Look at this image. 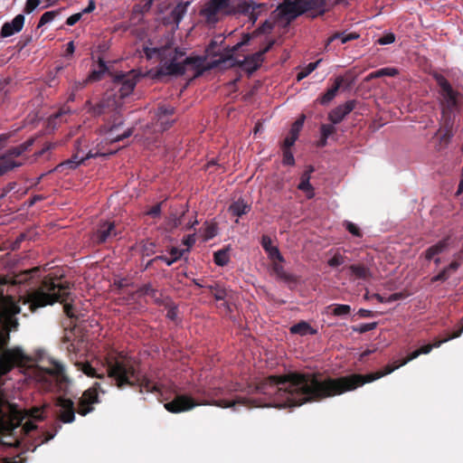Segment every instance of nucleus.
Returning <instances> with one entry per match:
<instances>
[{"mask_svg": "<svg viewBox=\"0 0 463 463\" xmlns=\"http://www.w3.org/2000/svg\"><path fill=\"white\" fill-rule=\"evenodd\" d=\"M401 366L400 363L387 364L383 370L375 373L365 375L354 373L337 378L322 377L313 373L288 372L262 379L257 383L256 392L268 397L269 406L297 407L354 391L392 373Z\"/></svg>", "mask_w": 463, "mask_h": 463, "instance_id": "nucleus-1", "label": "nucleus"}, {"mask_svg": "<svg viewBox=\"0 0 463 463\" xmlns=\"http://www.w3.org/2000/svg\"><path fill=\"white\" fill-rule=\"evenodd\" d=\"M250 34H244L241 42L236 43L230 50L229 54L224 55L215 52L216 43L212 42L206 48L207 56H218L217 59L211 60L206 66H203L204 58L200 56L184 57L185 52L178 47L172 45H165L160 48H146L145 50L147 57H151V53H155L160 59V66L158 74L165 76H182L185 73L189 66H192L195 71V77L202 75L205 70H212L215 68H227L237 64L243 71L249 74L256 71L264 61L265 54L269 52L275 44V40H269L265 47L260 49L255 53L245 56L243 60L233 61L232 55L239 49L249 43L250 41Z\"/></svg>", "mask_w": 463, "mask_h": 463, "instance_id": "nucleus-2", "label": "nucleus"}, {"mask_svg": "<svg viewBox=\"0 0 463 463\" xmlns=\"http://www.w3.org/2000/svg\"><path fill=\"white\" fill-rule=\"evenodd\" d=\"M107 376L118 389L137 387L140 392H157L159 385L142 374L139 363L123 352H110L104 358Z\"/></svg>", "mask_w": 463, "mask_h": 463, "instance_id": "nucleus-3", "label": "nucleus"}, {"mask_svg": "<svg viewBox=\"0 0 463 463\" xmlns=\"http://www.w3.org/2000/svg\"><path fill=\"white\" fill-rule=\"evenodd\" d=\"M194 393L198 396H203L205 399L203 401H196L189 395L177 394L171 402L165 403L164 407L167 411L171 413H180L188 411L200 405H213L220 408H233L236 405L250 407L251 403L250 400L241 396H237L232 401L224 399L215 400V397L222 393V388H214L209 391L197 389Z\"/></svg>", "mask_w": 463, "mask_h": 463, "instance_id": "nucleus-4", "label": "nucleus"}, {"mask_svg": "<svg viewBox=\"0 0 463 463\" xmlns=\"http://www.w3.org/2000/svg\"><path fill=\"white\" fill-rule=\"evenodd\" d=\"M329 10L327 0H284L274 15L284 18L286 24H289L302 14H306L308 18L316 19Z\"/></svg>", "mask_w": 463, "mask_h": 463, "instance_id": "nucleus-5", "label": "nucleus"}, {"mask_svg": "<svg viewBox=\"0 0 463 463\" xmlns=\"http://www.w3.org/2000/svg\"><path fill=\"white\" fill-rule=\"evenodd\" d=\"M99 392H105L101 388V384L95 382L90 388L83 392L79 400L77 409L71 399L64 398L60 395V422H72L75 419L76 411L81 416H86L88 413L93 411V405L99 402Z\"/></svg>", "mask_w": 463, "mask_h": 463, "instance_id": "nucleus-6", "label": "nucleus"}, {"mask_svg": "<svg viewBox=\"0 0 463 463\" xmlns=\"http://www.w3.org/2000/svg\"><path fill=\"white\" fill-rule=\"evenodd\" d=\"M15 418L17 419V424L22 427L24 432L34 438L39 439L38 445L47 442L48 440L54 438L55 433L48 431H38L35 421L43 419V410L41 408H31L14 411Z\"/></svg>", "mask_w": 463, "mask_h": 463, "instance_id": "nucleus-7", "label": "nucleus"}, {"mask_svg": "<svg viewBox=\"0 0 463 463\" xmlns=\"http://www.w3.org/2000/svg\"><path fill=\"white\" fill-rule=\"evenodd\" d=\"M56 287L52 274L45 276L41 287L30 292L27 296L26 302L29 304L30 309L34 311L39 307L52 305L58 301V294L54 291Z\"/></svg>", "mask_w": 463, "mask_h": 463, "instance_id": "nucleus-8", "label": "nucleus"}, {"mask_svg": "<svg viewBox=\"0 0 463 463\" xmlns=\"http://www.w3.org/2000/svg\"><path fill=\"white\" fill-rule=\"evenodd\" d=\"M227 8V16H247L252 24L269 9L268 4L253 0H229Z\"/></svg>", "mask_w": 463, "mask_h": 463, "instance_id": "nucleus-9", "label": "nucleus"}, {"mask_svg": "<svg viewBox=\"0 0 463 463\" xmlns=\"http://www.w3.org/2000/svg\"><path fill=\"white\" fill-rule=\"evenodd\" d=\"M436 80L440 88L441 114L455 115L459 109L458 98L460 94L455 90L443 75H437Z\"/></svg>", "mask_w": 463, "mask_h": 463, "instance_id": "nucleus-10", "label": "nucleus"}, {"mask_svg": "<svg viewBox=\"0 0 463 463\" xmlns=\"http://www.w3.org/2000/svg\"><path fill=\"white\" fill-rule=\"evenodd\" d=\"M73 287V282L65 279L63 275L60 274V305L62 306L63 312L69 318L78 319L80 310L75 302V296L71 292Z\"/></svg>", "mask_w": 463, "mask_h": 463, "instance_id": "nucleus-11", "label": "nucleus"}, {"mask_svg": "<svg viewBox=\"0 0 463 463\" xmlns=\"http://www.w3.org/2000/svg\"><path fill=\"white\" fill-rule=\"evenodd\" d=\"M229 0H209L200 10V15L209 24H215L221 19V15L227 16Z\"/></svg>", "mask_w": 463, "mask_h": 463, "instance_id": "nucleus-12", "label": "nucleus"}, {"mask_svg": "<svg viewBox=\"0 0 463 463\" xmlns=\"http://www.w3.org/2000/svg\"><path fill=\"white\" fill-rule=\"evenodd\" d=\"M455 117V115L441 114L439 128L435 134L439 137V144L437 145L439 151L447 148L454 136Z\"/></svg>", "mask_w": 463, "mask_h": 463, "instance_id": "nucleus-13", "label": "nucleus"}, {"mask_svg": "<svg viewBox=\"0 0 463 463\" xmlns=\"http://www.w3.org/2000/svg\"><path fill=\"white\" fill-rule=\"evenodd\" d=\"M34 356L37 368L43 372L42 380L47 381L48 377H55L58 374V363L51 358L45 350H37Z\"/></svg>", "mask_w": 463, "mask_h": 463, "instance_id": "nucleus-14", "label": "nucleus"}, {"mask_svg": "<svg viewBox=\"0 0 463 463\" xmlns=\"http://www.w3.org/2000/svg\"><path fill=\"white\" fill-rule=\"evenodd\" d=\"M118 234L114 222H100L96 231L92 233L91 240L94 243L102 244L116 238Z\"/></svg>", "mask_w": 463, "mask_h": 463, "instance_id": "nucleus-15", "label": "nucleus"}, {"mask_svg": "<svg viewBox=\"0 0 463 463\" xmlns=\"http://www.w3.org/2000/svg\"><path fill=\"white\" fill-rule=\"evenodd\" d=\"M354 82V78L350 71L345 73V76H338L335 78L334 84L324 93L322 94L317 101L321 105H326L331 102L335 97L336 96L337 91L343 84H345L346 87H350Z\"/></svg>", "mask_w": 463, "mask_h": 463, "instance_id": "nucleus-16", "label": "nucleus"}, {"mask_svg": "<svg viewBox=\"0 0 463 463\" xmlns=\"http://www.w3.org/2000/svg\"><path fill=\"white\" fill-rule=\"evenodd\" d=\"M356 105L355 100H348L345 103L337 106L328 114V119L333 124H339L350 112H352Z\"/></svg>", "mask_w": 463, "mask_h": 463, "instance_id": "nucleus-17", "label": "nucleus"}, {"mask_svg": "<svg viewBox=\"0 0 463 463\" xmlns=\"http://www.w3.org/2000/svg\"><path fill=\"white\" fill-rule=\"evenodd\" d=\"M114 83L118 87L120 98H125L133 91L137 82L134 77L122 73L115 76Z\"/></svg>", "mask_w": 463, "mask_h": 463, "instance_id": "nucleus-18", "label": "nucleus"}, {"mask_svg": "<svg viewBox=\"0 0 463 463\" xmlns=\"http://www.w3.org/2000/svg\"><path fill=\"white\" fill-rule=\"evenodd\" d=\"M24 24V14H17L11 22H6L3 24L0 33L1 37L6 38L19 33L23 29Z\"/></svg>", "mask_w": 463, "mask_h": 463, "instance_id": "nucleus-19", "label": "nucleus"}, {"mask_svg": "<svg viewBox=\"0 0 463 463\" xmlns=\"http://www.w3.org/2000/svg\"><path fill=\"white\" fill-rule=\"evenodd\" d=\"M314 167L309 165L304 171L300 176V182L298 185V189L306 193L307 199H312L315 196L314 188L310 184L311 174L314 172Z\"/></svg>", "mask_w": 463, "mask_h": 463, "instance_id": "nucleus-20", "label": "nucleus"}, {"mask_svg": "<svg viewBox=\"0 0 463 463\" xmlns=\"http://www.w3.org/2000/svg\"><path fill=\"white\" fill-rule=\"evenodd\" d=\"M284 2V0L277 6L279 7L282 3ZM278 10V8H276L272 13H271V19L273 20V22H270L269 20H266L264 21V23L261 24V25L255 30V32L253 33V35H257V34H260V33H270L271 30L273 29L274 27V23H277L279 24V25H281L282 27H288L291 23L292 21L289 23V24H286V20L284 18H277L274 14H275V12ZM295 20H293L294 22Z\"/></svg>", "mask_w": 463, "mask_h": 463, "instance_id": "nucleus-21", "label": "nucleus"}, {"mask_svg": "<svg viewBox=\"0 0 463 463\" xmlns=\"http://www.w3.org/2000/svg\"><path fill=\"white\" fill-rule=\"evenodd\" d=\"M450 236H446L442 240L439 241L436 244L429 247L424 251V258L427 260H432L435 256L444 252L449 246Z\"/></svg>", "mask_w": 463, "mask_h": 463, "instance_id": "nucleus-22", "label": "nucleus"}, {"mask_svg": "<svg viewBox=\"0 0 463 463\" xmlns=\"http://www.w3.org/2000/svg\"><path fill=\"white\" fill-rule=\"evenodd\" d=\"M174 113L175 108L172 106L164 104L158 107L156 115L163 130H166L172 126L174 120H169L168 117Z\"/></svg>", "mask_w": 463, "mask_h": 463, "instance_id": "nucleus-23", "label": "nucleus"}, {"mask_svg": "<svg viewBox=\"0 0 463 463\" xmlns=\"http://www.w3.org/2000/svg\"><path fill=\"white\" fill-rule=\"evenodd\" d=\"M261 246L264 250L268 253L269 258L275 261L279 260V262L284 261V258L279 252L278 247L272 245V240L268 235H262L261 237Z\"/></svg>", "mask_w": 463, "mask_h": 463, "instance_id": "nucleus-24", "label": "nucleus"}, {"mask_svg": "<svg viewBox=\"0 0 463 463\" xmlns=\"http://www.w3.org/2000/svg\"><path fill=\"white\" fill-rule=\"evenodd\" d=\"M461 263L458 260L451 261L447 267L443 268L437 275L430 279L432 283L434 282H445L450 276L455 273L460 267Z\"/></svg>", "mask_w": 463, "mask_h": 463, "instance_id": "nucleus-25", "label": "nucleus"}, {"mask_svg": "<svg viewBox=\"0 0 463 463\" xmlns=\"http://www.w3.org/2000/svg\"><path fill=\"white\" fill-rule=\"evenodd\" d=\"M208 289L210 290L211 295L217 300L221 301L223 300L224 302L222 304L225 308L229 309V305L225 301L230 291L224 288L220 283H214L213 285L207 286Z\"/></svg>", "mask_w": 463, "mask_h": 463, "instance_id": "nucleus-26", "label": "nucleus"}, {"mask_svg": "<svg viewBox=\"0 0 463 463\" xmlns=\"http://www.w3.org/2000/svg\"><path fill=\"white\" fill-rule=\"evenodd\" d=\"M289 331L291 334L299 335L301 336L307 335H316L317 333V329H314L307 322L300 321L295 325H293Z\"/></svg>", "mask_w": 463, "mask_h": 463, "instance_id": "nucleus-27", "label": "nucleus"}, {"mask_svg": "<svg viewBox=\"0 0 463 463\" xmlns=\"http://www.w3.org/2000/svg\"><path fill=\"white\" fill-rule=\"evenodd\" d=\"M351 274L355 279L367 280L372 278V272L370 269L364 264H353L349 266Z\"/></svg>", "mask_w": 463, "mask_h": 463, "instance_id": "nucleus-28", "label": "nucleus"}, {"mask_svg": "<svg viewBox=\"0 0 463 463\" xmlns=\"http://www.w3.org/2000/svg\"><path fill=\"white\" fill-rule=\"evenodd\" d=\"M190 4L191 2L189 1L180 2L171 11V18L176 24H178L182 21L183 17L187 12V8L190 5Z\"/></svg>", "mask_w": 463, "mask_h": 463, "instance_id": "nucleus-29", "label": "nucleus"}, {"mask_svg": "<svg viewBox=\"0 0 463 463\" xmlns=\"http://www.w3.org/2000/svg\"><path fill=\"white\" fill-rule=\"evenodd\" d=\"M250 209V206L244 201V200H238L236 202H233L229 206V212L233 215L237 217H241L243 214H246Z\"/></svg>", "mask_w": 463, "mask_h": 463, "instance_id": "nucleus-30", "label": "nucleus"}, {"mask_svg": "<svg viewBox=\"0 0 463 463\" xmlns=\"http://www.w3.org/2000/svg\"><path fill=\"white\" fill-rule=\"evenodd\" d=\"M335 317H345L351 313V307L345 304H331L326 307Z\"/></svg>", "mask_w": 463, "mask_h": 463, "instance_id": "nucleus-31", "label": "nucleus"}, {"mask_svg": "<svg viewBox=\"0 0 463 463\" xmlns=\"http://www.w3.org/2000/svg\"><path fill=\"white\" fill-rule=\"evenodd\" d=\"M140 295L151 298L156 304H162L161 293L154 288L151 284H145L139 288Z\"/></svg>", "mask_w": 463, "mask_h": 463, "instance_id": "nucleus-32", "label": "nucleus"}, {"mask_svg": "<svg viewBox=\"0 0 463 463\" xmlns=\"http://www.w3.org/2000/svg\"><path fill=\"white\" fill-rule=\"evenodd\" d=\"M108 71V67L106 62L99 58L98 62V68L93 69L92 71L88 76L86 81L87 82H92V81H98L102 79L103 74Z\"/></svg>", "mask_w": 463, "mask_h": 463, "instance_id": "nucleus-33", "label": "nucleus"}, {"mask_svg": "<svg viewBox=\"0 0 463 463\" xmlns=\"http://www.w3.org/2000/svg\"><path fill=\"white\" fill-rule=\"evenodd\" d=\"M0 160L2 161V163H0V176L23 165L22 162L15 161L9 157H3V154L0 156Z\"/></svg>", "mask_w": 463, "mask_h": 463, "instance_id": "nucleus-34", "label": "nucleus"}, {"mask_svg": "<svg viewBox=\"0 0 463 463\" xmlns=\"http://www.w3.org/2000/svg\"><path fill=\"white\" fill-rule=\"evenodd\" d=\"M0 160L2 161V163H0V176L23 165L22 162L15 161L9 157H3V154L0 156Z\"/></svg>", "mask_w": 463, "mask_h": 463, "instance_id": "nucleus-35", "label": "nucleus"}, {"mask_svg": "<svg viewBox=\"0 0 463 463\" xmlns=\"http://www.w3.org/2000/svg\"><path fill=\"white\" fill-rule=\"evenodd\" d=\"M80 370L84 374L92 378L103 379L106 373L102 371L99 372L97 368L93 367L89 362L81 363Z\"/></svg>", "mask_w": 463, "mask_h": 463, "instance_id": "nucleus-36", "label": "nucleus"}, {"mask_svg": "<svg viewBox=\"0 0 463 463\" xmlns=\"http://www.w3.org/2000/svg\"><path fill=\"white\" fill-rule=\"evenodd\" d=\"M272 269L274 271V273L276 274V276L283 280V281H286V282H290V281H293L294 280V278L292 275L288 274L283 268V266H281L280 264H278V263H274L273 264V267H272Z\"/></svg>", "mask_w": 463, "mask_h": 463, "instance_id": "nucleus-37", "label": "nucleus"}, {"mask_svg": "<svg viewBox=\"0 0 463 463\" xmlns=\"http://www.w3.org/2000/svg\"><path fill=\"white\" fill-rule=\"evenodd\" d=\"M120 124H121V122L118 125L114 124L109 129V137H110L112 142H118V141L124 140L125 138L129 137L132 135V133H133L132 128H128L126 131H124L123 134L117 135V136L113 137V132L116 130V128Z\"/></svg>", "mask_w": 463, "mask_h": 463, "instance_id": "nucleus-38", "label": "nucleus"}, {"mask_svg": "<svg viewBox=\"0 0 463 463\" xmlns=\"http://www.w3.org/2000/svg\"><path fill=\"white\" fill-rule=\"evenodd\" d=\"M213 260L217 266L223 267V266L227 265L230 260L229 254H228L227 250H220L214 252Z\"/></svg>", "mask_w": 463, "mask_h": 463, "instance_id": "nucleus-39", "label": "nucleus"}, {"mask_svg": "<svg viewBox=\"0 0 463 463\" xmlns=\"http://www.w3.org/2000/svg\"><path fill=\"white\" fill-rule=\"evenodd\" d=\"M319 62L320 61H317L315 62L308 63L297 74V80L299 81L307 77L311 72H313L317 68Z\"/></svg>", "mask_w": 463, "mask_h": 463, "instance_id": "nucleus-40", "label": "nucleus"}, {"mask_svg": "<svg viewBox=\"0 0 463 463\" xmlns=\"http://www.w3.org/2000/svg\"><path fill=\"white\" fill-rule=\"evenodd\" d=\"M376 327H377V322H372V323L362 324L357 326H353L352 329L354 332H357L359 334H364L368 331L373 330Z\"/></svg>", "mask_w": 463, "mask_h": 463, "instance_id": "nucleus-41", "label": "nucleus"}, {"mask_svg": "<svg viewBox=\"0 0 463 463\" xmlns=\"http://www.w3.org/2000/svg\"><path fill=\"white\" fill-rule=\"evenodd\" d=\"M345 229L354 236L361 238L363 236L359 227L352 222L345 221L344 223Z\"/></svg>", "mask_w": 463, "mask_h": 463, "instance_id": "nucleus-42", "label": "nucleus"}, {"mask_svg": "<svg viewBox=\"0 0 463 463\" xmlns=\"http://www.w3.org/2000/svg\"><path fill=\"white\" fill-rule=\"evenodd\" d=\"M335 124H322L320 127V132L323 137H329L331 135L336 132Z\"/></svg>", "mask_w": 463, "mask_h": 463, "instance_id": "nucleus-43", "label": "nucleus"}, {"mask_svg": "<svg viewBox=\"0 0 463 463\" xmlns=\"http://www.w3.org/2000/svg\"><path fill=\"white\" fill-rule=\"evenodd\" d=\"M163 203L164 202H160L155 204L146 212V214L151 216L152 218H158L161 215Z\"/></svg>", "mask_w": 463, "mask_h": 463, "instance_id": "nucleus-44", "label": "nucleus"}, {"mask_svg": "<svg viewBox=\"0 0 463 463\" xmlns=\"http://www.w3.org/2000/svg\"><path fill=\"white\" fill-rule=\"evenodd\" d=\"M398 74V71L395 68H383L376 71V76L381 77H394Z\"/></svg>", "mask_w": 463, "mask_h": 463, "instance_id": "nucleus-45", "label": "nucleus"}, {"mask_svg": "<svg viewBox=\"0 0 463 463\" xmlns=\"http://www.w3.org/2000/svg\"><path fill=\"white\" fill-rule=\"evenodd\" d=\"M59 370H60V392H61L63 390V387H66L70 383V381L65 373V368L61 364H60Z\"/></svg>", "mask_w": 463, "mask_h": 463, "instance_id": "nucleus-46", "label": "nucleus"}, {"mask_svg": "<svg viewBox=\"0 0 463 463\" xmlns=\"http://www.w3.org/2000/svg\"><path fill=\"white\" fill-rule=\"evenodd\" d=\"M395 35L392 33H386L377 40V43L380 45H386L394 43Z\"/></svg>", "mask_w": 463, "mask_h": 463, "instance_id": "nucleus-47", "label": "nucleus"}, {"mask_svg": "<svg viewBox=\"0 0 463 463\" xmlns=\"http://www.w3.org/2000/svg\"><path fill=\"white\" fill-rule=\"evenodd\" d=\"M55 15H56V12L55 11L45 12L41 16L38 26L39 27L43 26L45 24H48L49 22L52 21L54 19Z\"/></svg>", "mask_w": 463, "mask_h": 463, "instance_id": "nucleus-48", "label": "nucleus"}, {"mask_svg": "<svg viewBox=\"0 0 463 463\" xmlns=\"http://www.w3.org/2000/svg\"><path fill=\"white\" fill-rule=\"evenodd\" d=\"M283 150V165H294L295 159L292 152L289 149H282Z\"/></svg>", "mask_w": 463, "mask_h": 463, "instance_id": "nucleus-49", "label": "nucleus"}, {"mask_svg": "<svg viewBox=\"0 0 463 463\" xmlns=\"http://www.w3.org/2000/svg\"><path fill=\"white\" fill-rule=\"evenodd\" d=\"M345 262V257L339 253L335 254L329 260L328 265L330 267H338Z\"/></svg>", "mask_w": 463, "mask_h": 463, "instance_id": "nucleus-50", "label": "nucleus"}, {"mask_svg": "<svg viewBox=\"0 0 463 463\" xmlns=\"http://www.w3.org/2000/svg\"><path fill=\"white\" fill-rule=\"evenodd\" d=\"M40 3V0H27L24 9V13L31 14L39 6Z\"/></svg>", "mask_w": 463, "mask_h": 463, "instance_id": "nucleus-51", "label": "nucleus"}, {"mask_svg": "<svg viewBox=\"0 0 463 463\" xmlns=\"http://www.w3.org/2000/svg\"><path fill=\"white\" fill-rule=\"evenodd\" d=\"M156 244L152 241L146 242L142 247L143 256H150L155 252Z\"/></svg>", "mask_w": 463, "mask_h": 463, "instance_id": "nucleus-52", "label": "nucleus"}, {"mask_svg": "<svg viewBox=\"0 0 463 463\" xmlns=\"http://www.w3.org/2000/svg\"><path fill=\"white\" fill-rule=\"evenodd\" d=\"M297 139H298V137L295 136V134L291 135L289 133L284 139V142L282 145V149H289L290 150V147L294 146Z\"/></svg>", "mask_w": 463, "mask_h": 463, "instance_id": "nucleus-53", "label": "nucleus"}, {"mask_svg": "<svg viewBox=\"0 0 463 463\" xmlns=\"http://www.w3.org/2000/svg\"><path fill=\"white\" fill-rule=\"evenodd\" d=\"M303 123H304V117L300 119H298L297 121L294 122V124L292 125L291 128H290V131L289 133L291 135H294L298 137V134H299V131L303 126Z\"/></svg>", "mask_w": 463, "mask_h": 463, "instance_id": "nucleus-54", "label": "nucleus"}, {"mask_svg": "<svg viewBox=\"0 0 463 463\" xmlns=\"http://www.w3.org/2000/svg\"><path fill=\"white\" fill-rule=\"evenodd\" d=\"M195 234H188L183 238V244L187 248L184 250L185 251H189V249L195 243Z\"/></svg>", "mask_w": 463, "mask_h": 463, "instance_id": "nucleus-55", "label": "nucleus"}, {"mask_svg": "<svg viewBox=\"0 0 463 463\" xmlns=\"http://www.w3.org/2000/svg\"><path fill=\"white\" fill-rule=\"evenodd\" d=\"M184 214V212H183L180 216L171 213L169 217V224L171 225L172 228H177L182 223V217Z\"/></svg>", "mask_w": 463, "mask_h": 463, "instance_id": "nucleus-56", "label": "nucleus"}, {"mask_svg": "<svg viewBox=\"0 0 463 463\" xmlns=\"http://www.w3.org/2000/svg\"><path fill=\"white\" fill-rule=\"evenodd\" d=\"M33 142L34 138H30L15 147L19 151L20 155H23L24 152L29 150V148L33 145Z\"/></svg>", "mask_w": 463, "mask_h": 463, "instance_id": "nucleus-57", "label": "nucleus"}, {"mask_svg": "<svg viewBox=\"0 0 463 463\" xmlns=\"http://www.w3.org/2000/svg\"><path fill=\"white\" fill-rule=\"evenodd\" d=\"M33 142L34 138H30L15 147L19 151L20 155H23L24 152L29 150V148L33 145Z\"/></svg>", "mask_w": 463, "mask_h": 463, "instance_id": "nucleus-58", "label": "nucleus"}, {"mask_svg": "<svg viewBox=\"0 0 463 463\" xmlns=\"http://www.w3.org/2000/svg\"><path fill=\"white\" fill-rule=\"evenodd\" d=\"M184 252H186L184 250H180L175 247H173L170 250L171 258L173 259V260H175V262L180 260Z\"/></svg>", "mask_w": 463, "mask_h": 463, "instance_id": "nucleus-59", "label": "nucleus"}, {"mask_svg": "<svg viewBox=\"0 0 463 463\" xmlns=\"http://www.w3.org/2000/svg\"><path fill=\"white\" fill-rule=\"evenodd\" d=\"M359 38V34H357L356 33H342V38H341V43H346L350 41H353V40H355Z\"/></svg>", "mask_w": 463, "mask_h": 463, "instance_id": "nucleus-60", "label": "nucleus"}, {"mask_svg": "<svg viewBox=\"0 0 463 463\" xmlns=\"http://www.w3.org/2000/svg\"><path fill=\"white\" fill-rule=\"evenodd\" d=\"M82 15L83 14L80 12L71 15L70 17L67 18L66 24L70 25V26L74 25L75 24H77L80 20Z\"/></svg>", "mask_w": 463, "mask_h": 463, "instance_id": "nucleus-61", "label": "nucleus"}, {"mask_svg": "<svg viewBox=\"0 0 463 463\" xmlns=\"http://www.w3.org/2000/svg\"><path fill=\"white\" fill-rule=\"evenodd\" d=\"M20 153L19 151L17 150V148L14 146V147H11L9 149H7L4 154H3V157H9V158H12L13 157H18L20 156Z\"/></svg>", "mask_w": 463, "mask_h": 463, "instance_id": "nucleus-62", "label": "nucleus"}, {"mask_svg": "<svg viewBox=\"0 0 463 463\" xmlns=\"http://www.w3.org/2000/svg\"><path fill=\"white\" fill-rule=\"evenodd\" d=\"M420 355V352L417 350L411 352L406 358H404L403 360H402L400 362V365H405L407 364L409 362L416 359L418 356Z\"/></svg>", "mask_w": 463, "mask_h": 463, "instance_id": "nucleus-63", "label": "nucleus"}, {"mask_svg": "<svg viewBox=\"0 0 463 463\" xmlns=\"http://www.w3.org/2000/svg\"><path fill=\"white\" fill-rule=\"evenodd\" d=\"M105 106L103 103H98L91 109V113L93 116H99L104 113Z\"/></svg>", "mask_w": 463, "mask_h": 463, "instance_id": "nucleus-64", "label": "nucleus"}]
</instances>
